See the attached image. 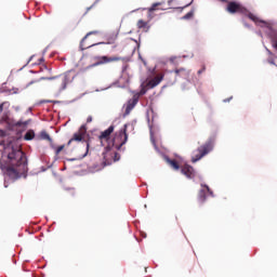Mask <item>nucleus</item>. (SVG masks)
<instances>
[{"instance_id":"1","label":"nucleus","mask_w":277,"mask_h":277,"mask_svg":"<svg viewBox=\"0 0 277 277\" xmlns=\"http://www.w3.org/2000/svg\"><path fill=\"white\" fill-rule=\"evenodd\" d=\"M4 153L8 155L6 160V174L10 179L16 180L21 176L27 177V156L21 149V145L10 143L5 148Z\"/></svg>"},{"instance_id":"2","label":"nucleus","mask_w":277,"mask_h":277,"mask_svg":"<svg viewBox=\"0 0 277 277\" xmlns=\"http://www.w3.org/2000/svg\"><path fill=\"white\" fill-rule=\"evenodd\" d=\"M222 3H227L226 12L228 14H242V16H248L250 21H253V23H259V17L256 15L250 13V11L243 6L241 3L237 1H228V0H219Z\"/></svg>"},{"instance_id":"3","label":"nucleus","mask_w":277,"mask_h":277,"mask_svg":"<svg viewBox=\"0 0 277 277\" xmlns=\"http://www.w3.org/2000/svg\"><path fill=\"white\" fill-rule=\"evenodd\" d=\"M44 80L52 81L53 85L56 88L58 92H64V90H66V87L68 85V76L60 75L50 78L41 77L40 79L32 80L26 85V88H29V85H34V83H40V81Z\"/></svg>"},{"instance_id":"4","label":"nucleus","mask_w":277,"mask_h":277,"mask_svg":"<svg viewBox=\"0 0 277 277\" xmlns=\"http://www.w3.org/2000/svg\"><path fill=\"white\" fill-rule=\"evenodd\" d=\"M101 35V31L98 30H93V31H90L88 32L81 40L80 42V49L81 51H85V49H91V47H96L98 44H114L113 45V49H117V44H116V40H118V34H114L111 36H109L107 38V42H98V43H93L91 45H85V40H88V38H90V36H100Z\"/></svg>"},{"instance_id":"5","label":"nucleus","mask_w":277,"mask_h":277,"mask_svg":"<svg viewBox=\"0 0 277 277\" xmlns=\"http://www.w3.org/2000/svg\"><path fill=\"white\" fill-rule=\"evenodd\" d=\"M127 124L121 130L115 133L114 137L108 142L115 150H120L127 144L129 134H127Z\"/></svg>"},{"instance_id":"6","label":"nucleus","mask_w":277,"mask_h":277,"mask_svg":"<svg viewBox=\"0 0 277 277\" xmlns=\"http://www.w3.org/2000/svg\"><path fill=\"white\" fill-rule=\"evenodd\" d=\"M213 138H209L203 145H200L195 151L194 156L192 158V162L196 163L197 161H200L202 157H207L213 150V144H214Z\"/></svg>"},{"instance_id":"7","label":"nucleus","mask_w":277,"mask_h":277,"mask_svg":"<svg viewBox=\"0 0 277 277\" xmlns=\"http://www.w3.org/2000/svg\"><path fill=\"white\" fill-rule=\"evenodd\" d=\"M118 150L120 149H116L111 146V144L106 146L105 151L103 153L104 166H111L113 161H120V155L118 154Z\"/></svg>"},{"instance_id":"8","label":"nucleus","mask_w":277,"mask_h":277,"mask_svg":"<svg viewBox=\"0 0 277 277\" xmlns=\"http://www.w3.org/2000/svg\"><path fill=\"white\" fill-rule=\"evenodd\" d=\"M96 62L90 66V68H94L96 66H103L105 64H111L113 62H120L122 57L120 56H97Z\"/></svg>"},{"instance_id":"9","label":"nucleus","mask_w":277,"mask_h":277,"mask_svg":"<svg viewBox=\"0 0 277 277\" xmlns=\"http://www.w3.org/2000/svg\"><path fill=\"white\" fill-rule=\"evenodd\" d=\"M85 133H88V129L85 128V126H81L79 131L74 133L72 137L68 141L67 146H70L72 142H83V140L85 138Z\"/></svg>"},{"instance_id":"10","label":"nucleus","mask_w":277,"mask_h":277,"mask_svg":"<svg viewBox=\"0 0 277 277\" xmlns=\"http://www.w3.org/2000/svg\"><path fill=\"white\" fill-rule=\"evenodd\" d=\"M137 103H140V94H134L132 98H130L127 104H126V110L123 116L127 117L129 116V114H131V111H133V109H135V105H137Z\"/></svg>"},{"instance_id":"11","label":"nucleus","mask_w":277,"mask_h":277,"mask_svg":"<svg viewBox=\"0 0 277 277\" xmlns=\"http://www.w3.org/2000/svg\"><path fill=\"white\" fill-rule=\"evenodd\" d=\"M115 129L116 128L114 126H109L108 129L101 132L98 140H100L102 146H105V142H107L108 144H109V142H111L110 137H111V133H114Z\"/></svg>"},{"instance_id":"12","label":"nucleus","mask_w":277,"mask_h":277,"mask_svg":"<svg viewBox=\"0 0 277 277\" xmlns=\"http://www.w3.org/2000/svg\"><path fill=\"white\" fill-rule=\"evenodd\" d=\"M1 122H4V124H8L9 129H12V127H23V122L22 121L14 122V120H12L10 118L9 113H3L2 114Z\"/></svg>"},{"instance_id":"13","label":"nucleus","mask_w":277,"mask_h":277,"mask_svg":"<svg viewBox=\"0 0 277 277\" xmlns=\"http://www.w3.org/2000/svg\"><path fill=\"white\" fill-rule=\"evenodd\" d=\"M181 172H182V174H184V176H187V179H194L196 176L194 167H192L189 164H185L184 167H182Z\"/></svg>"},{"instance_id":"14","label":"nucleus","mask_w":277,"mask_h":277,"mask_svg":"<svg viewBox=\"0 0 277 277\" xmlns=\"http://www.w3.org/2000/svg\"><path fill=\"white\" fill-rule=\"evenodd\" d=\"M161 81H163V74H159L154 79L149 80L147 87H149L150 89L157 88V85H159Z\"/></svg>"},{"instance_id":"15","label":"nucleus","mask_w":277,"mask_h":277,"mask_svg":"<svg viewBox=\"0 0 277 277\" xmlns=\"http://www.w3.org/2000/svg\"><path fill=\"white\" fill-rule=\"evenodd\" d=\"M176 77H181L182 79H189V75H190V70L189 69H185L183 67L177 68L174 70Z\"/></svg>"},{"instance_id":"16","label":"nucleus","mask_w":277,"mask_h":277,"mask_svg":"<svg viewBox=\"0 0 277 277\" xmlns=\"http://www.w3.org/2000/svg\"><path fill=\"white\" fill-rule=\"evenodd\" d=\"M197 200L200 202V205H205L207 201V190L206 189H200L198 195H197Z\"/></svg>"},{"instance_id":"17","label":"nucleus","mask_w":277,"mask_h":277,"mask_svg":"<svg viewBox=\"0 0 277 277\" xmlns=\"http://www.w3.org/2000/svg\"><path fill=\"white\" fill-rule=\"evenodd\" d=\"M136 26L137 29H144V31H148V29H150V26H148V22L144 19H138Z\"/></svg>"},{"instance_id":"18","label":"nucleus","mask_w":277,"mask_h":277,"mask_svg":"<svg viewBox=\"0 0 277 277\" xmlns=\"http://www.w3.org/2000/svg\"><path fill=\"white\" fill-rule=\"evenodd\" d=\"M39 138L47 140V142H49L50 144H53V138H51V135H49V133H47V131H41L39 134Z\"/></svg>"},{"instance_id":"19","label":"nucleus","mask_w":277,"mask_h":277,"mask_svg":"<svg viewBox=\"0 0 277 277\" xmlns=\"http://www.w3.org/2000/svg\"><path fill=\"white\" fill-rule=\"evenodd\" d=\"M167 162L169 163V166H171V168H173V170H180L181 168V166L179 164V161L174 159L167 158Z\"/></svg>"},{"instance_id":"20","label":"nucleus","mask_w":277,"mask_h":277,"mask_svg":"<svg viewBox=\"0 0 277 277\" xmlns=\"http://www.w3.org/2000/svg\"><path fill=\"white\" fill-rule=\"evenodd\" d=\"M34 137H36V132H34V130H28L24 135V140H26V142H30Z\"/></svg>"},{"instance_id":"21","label":"nucleus","mask_w":277,"mask_h":277,"mask_svg":"<svg viewBox=\"0 0 277 277\" xmlns=\"http://www.w3.org/2000/svg\"><path fill=\"white\" fill-rule=\"evenodd\" d=\"M196 14V10L192 9L188 13H186L183 17L182 21H192L194 18V15Z\"/></svg>"},{"instance_id":"22","label":"nucleus","mask_w":277,"mask_h":277,"mask_svg":"<svg viewBox=\"0 0 277 277\" xmlns=\"http://www.w3.org/2000/svg\"><path fill=\"white\" fill-rule=\"evenodd\" d=\"M3 109H10V102H3L0 104V114H3Z\"/></svg>"},{"instance_id":"23","label":"nucleus","mask_w":277,"mask_h":277,"mask_svg":"<svg viewBox=\"0 0 277 277\" xmlns=\"http://www.w3.org/2000/svg\"><path fill=\"white\" fill-rule=\"evenodd\" d=\"M159 5H162V3L161 2L154 3L151 8L148 9V12H155V10L159 8Z\"/></svg>"},{"instance_id":"24","label":"nucleus","mask_w":277,"mask_h":277,"mask_svg":"<svg viewBox=\"0 0 277 277\" xmlns=\"http://www.w3.org/2000/svg\"><path fill=\"white\" fill-rule=\"evenodd\" d=\"M64 148H66V145H61V146L56 147L55 155H60V153H62V150H64Z\"/></svg>"},{"instance_id":"25","label":"nucleus","mask_w":277,"mask_h":277,"mask_svg":"<svg viewBox=\"0 0 277 277\" xmlns=\"http://www.w3.org/2000/svg\"><path fill=\"white\" fill-rule=\"evenodd\" d=\"M201 187H205L206 192H208V194H210V196H213V190H211V188L209 187V185H202Z\"/></svg>"},{"instance_id":"26","label":"nucleus","mask_w":277,"mask_h":277,"mask_svg":"<svg viewBox=\"0 0 277 277\" xmlns=\"http://www.w3.org/2000/svg\"><path fill=\"white\" fill-rule=\"evenodd\" d=\"M207 70V66L202 65L201 68L197 71V75H202Z\"/></svg>"},{"instance_id":"27","label":"nucleus","mask_w":277,"mask_h":277,"mask_svg":"<svg viewBox=\"0 0 277 277\" xmlns=\"http://www.w3.org/2000/svg\"><path fill=\"white\" fill-rule=\"evenodd\" d=\"M85 142H87V153H85V155H87L88 153H90V144H91L92 140H87Z\"/></svg>"},{"instance_id":"28","label":"nucleus","mask_w":277,"mask_h":277,"mask_svg":"<svg viewBox=\"0 0 277 277\" xmlns=\"http://www.w3.org/2000/svg\"><path fill=\"white\" fill-rule=\"evenodd\" d=\"M5 135H8V132L0 130V137H5Z\"/></svg>"},{"instance_id":"29","label":"nucleus","mask_w":277,"mask_h":277,"mask_svg":"<svg viewBox=\"0 0 277 277\" xmlns=\"http://www.w3.org/2000/svg\"><path fill=\"white\" fill-rule=\"evenodd\" d=\"M192 3H194V0H192L188 4L184 5V6L182 8V10H185V8H189V5H192Z\"/></svg>"},{"instance_id":"30","label":"nucleus","mask_w":277,"mask_h":277,"mask_svg":"<svg viewBox=\"0 0 277 277\" xmlns=\"http://www.w3.org/2000/svg\"><path fill=\"white\" fill-rule=\"evenodd\" d=\"M87 122H88V123L92 122V116H89V117L87 118Z\"/></svg>"},{"instance_id":"31","label":"nucleus","mask_w":277,"mask_h":277,"mask_svg":"<svg viewBox=\"0 0 277 277\" xmlns=\"http://www.w3.org/2000/svg\"><path fill=\"white\" fill-rule=\"evenodd\" d=\"M31 60H34V56H30V58L27 61L26 64H29L31 62Z\"/></svg>"},{"instance_id":"32","label":"nucleus","mask_w":277,"mask_h":277,"mask_svg":"<svg viewBox=\"0 0 277 277\" xmlns=\"http://www.w3.org/2000/svg\"><path fill=\"white\" fill-rule=\"evenodd\" d=\"M172 1H173V0H169V1H168L169 5H170V3H172Z\"/></svg>"},{"instance_id":"33","label":"nucleus","mask_w":277,"mask_h":277,"mask_svg":"<svg viewBox=\"0 0 277 277\" xmlns=\"http://www.w3.org/2000/svg\"><path fill=\"white\" fill-rule=\"evenodd\" d=\"M144 66H146V61H143Z\"/></svg>"}]
</instances>
